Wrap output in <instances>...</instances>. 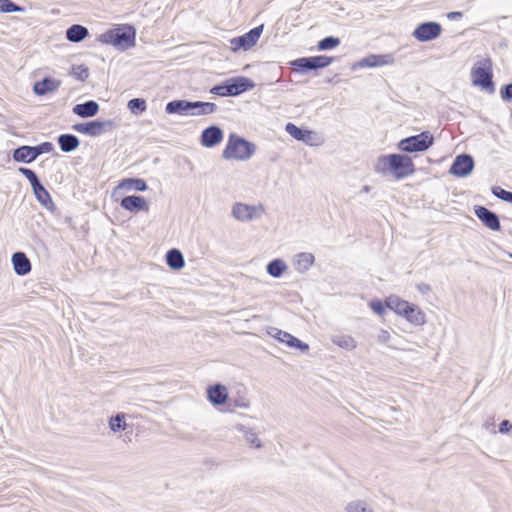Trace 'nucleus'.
I'll use <instances>...</instances> for the list:
<instances>
[{
  "mask_svg": "<svg viewBox=\"0 0 512 512\" xmlns=\"http://www.w3.org/2000/svg\"><path fill=\"white\" fill-rule=\"evenodd\" d=\"M263 31V25L253 28L248 33L240 36L247 49H251L259 40Z\"/></svg>",
  "mask_w": 512,
  "mask_h": 512,
  "instance_id": "33",
  "label": "nucleus"
},
{
  "mask_svg": "<svg viewBox=\"0 0 512 512\" xmlns=\"http://www.w3.org/2000/svg\"><path fill=\"white\" fill-rule=\"evenodd\" d=\"M61 85V81L57 79L44 78L38 81L33 86V91L37 95H45L47 93L55 92Z\"/></svg>",
  "mask_w": 512,
  "mask_h": 512,
  "instance_id": "21",
  "label": "nucleus"
},
{
  "mask_svg": "<svg viewBox=\"0 0 512 512\" xmlns=\"http://www.w3.org/2000/svg\"><path fill=\"white\" fill-rule=\"evenodd\" d=\"M434 137L429 131L418 134V152L425 151L432 146Z\"/></svg>",
  "mask_w": 512,
  "mask_h": 512,
  "instance_id": "37",
  "label": "nucleus"
},
{
  "mask_svg": "<svg viewBox=\"0 0 512 512\" xmlns=\"http://www.w3.org/2000/svg\"><path fill=\"white\" fill-rule=\"evenodd\" d=\"M504 201L512 203V192L508 191L507 196Z\"/></svg>",
  "mask_w": 512,
  "mask_h": 512,
  "instance_id": "53",
  "label": "nucleus"
},
{
  "mask_svg": "<svg viewBox=\"0 0 512 512\" xmlns=\"http://www.w3.org/2000/svg\"><path fill=\"white\" fill-rule=\"evenodd\" d=\"M228 86L227 85H218V86H214L210 92L215 94V95H218V96H222V97H225V96H229V93H228Z\"/></svg>",
  "mask_w": 512,
  "mask_h": 512,
  "instance_id": "48",
  "label": "nucleus"
},
{
  "mask_svg": "<svg viewBox=\"0 0 512 512\" xmlns=\"http://www.w3.org/2000/svg\"><path fill=\"white\" fill-rule=\"evenodd\" d=\"M462 16H463L462 12H459V11H453V12H449L447 14V18L452 21L459 20L462 18Z\"/></svg>",
  "mask_w": 512,
  "mask_h": 512,
  "instance_id": "51",
  "label": "nucleus"
},
{
  "mask_svg": "<svg viewBox=\"0 0 512 512\" xmlns=\"http://www.w3.org/2000/svg\"><path fill=\"white\" fill-rule=\"evenodd\" d=\"M331 341L338 347L351 351L356 348V341L353 337L343 333H335L331 335Z\"/></svg>",
  "mask_w": 512,
  "mask_h": 512,
  "instance_id": "27",
  "label": "nucleus"
},
{
  "mask_svg": "<svg viewBox=\"0 0 512 512\" xmlns=\"http://www.w3.org/2000/svg\"><path fill=\"white\" fill-rule=\"evenodd\" d=\"M223 140V131L217 126H210L203 130L201 134V144L204 147L212 148Z\"/></svg>",
  "mask_w": 512,
  "mask_h": 512,
  "instance_id": "14",
  "label": "nucleus"
},
{
  "mask_svg": "<svg viewBox=\"0 0 512 512\" xmlns=\"http://www.w3.org/2000/svg\"><path fill=\"white\" fill-rule=\"evenodd\" d=\"M254 153L255 145L253 143L235 134H231L222 156L226 160L247 161Z\"/></svg>",
  "mask_w": 512,
  "mask_h": 512,
  "instance_id": "3",
  "label": "nucleus"
},
{
  "mask_svg": "<svg viewBox=\"0 0 512 512\" xmlns=\"http://www.w3.org/2000/svg\"><path fill=\"white\" fill-rule=\"evenodd\" d=\"M216 109L217 106L215 103L196 101L193 102L191 116L209 115L214 113Z\"/></svg>",
  "mask_w": 512,
  "mask_h": 512,
  "instance_id": "30",
  "label": "nucleus"
},
{
  "mask_svg": "<svg viewBox=\"0 0 512 512\" xmlns=\"http://www.w3.org/2000/svg\"><path fill=\"white\" fill-rule=\"evenodd\" d=\"M393 63V57L391 55H369L360 61L354 63L352 65V69H358V68H373V67H380L384 65H389Z\"/></svg>",
  "mask_w": 512,
  "mask_h": 512,
  "instance_id": "12",
  "label": "nucleus"
},
{
  "mask_svg": "<svg viewBox=\"0 0 512 512\" xmlns=\"http://www.w3.org/2000/svg\"><path fill=\"white\" fill-rule=\"evenodd\" d=\"M370 307L375 312V314L380 316V317L384 316L385 315V311L388 309L386 307V302L383 303L380 300H373V301H371L370 302Z\"/></svg>",
  "mask_w": 512,
  "mask_h": 512,
  "instance_id": "43",
  "label": "nucleus"
},
{
  "mask_svg": "<svg viewBox=\"0 0 512 512\" xmlns=\"http://www.w3.org/2000/svg\"><path fill=\"white\" fill-rule=\"evenodd\" d=\"M386 307L392 310L398 316H406L413 308L407 301L400 299L398 296L391 295L386 299Z\"/></svg>",
  "mask_w": 512,
  "mask_h": 512,
  "instance_id": "18",
  "label": "nucleus"
},
{
  "mask_svg": "<svg viewBox=\"0 0 512 512\" xmlns=\"http://www.w3.org/2000/svg\"><path fill=\"white\" fill-rule=\"evenodd\" d=\"M34 195L37 198V200L46 208H52L54 207V204L52 202V199L50 197V194L48 191L44 188V186L41 184L39 186H36V188L33 189Z\"/></svg>",
  "mask_w": 512,
  "mask_h": 512,
  "instance_id": "34",
  "label": "nucleus"
},
{
  "mask_svg": "<svg viewBox=\"0 0 512 512\" xmlns=\"http://www.w3.org/2000/svg\"><path fill=\"white\" fill-rule=\"evenodd\" d=\"M24 8L14 4L10 0H0V12H23Z\"/></svg>",
  "mask_w": 512,
  "mask_h": 512,
  "instance_id": "41",
  "label": "nucleus"
},
{
  "mask_svg": "<svg viewBox=\"0 0 512 512\" xmlns=\"http://www.w3.org/2000/svg\"><path fill=\"white\" fill-rule=\"evenodd\" d=\"M474 168V160L468 154L458 155L452 163L449 173L456 177H467Z\"/></svg>",
  "mask_w": 512,
  "mask_h": 512,
  "instance_id": "9",
  "label": "nucleus"
},
{
  "mask_svg": "<svg viewBox=\"0 0 512 512\" xmlns=\"http://www.w3.org/2000/svg\"><path fill=\"white\" fill-rule=\"evenodd\" d=\"M398 148L402 152H416V136H411L401 140L398 143Z\"/></svg>",
  "mask_w": 512,
  "mask_h": 512,
  "instance_id": "39",
  "label": "nucleus"
},
{
  "mask_svg": "<svg viewBox=\"0 0 512 512\" xmlns=\"http://www.w3.org/2000/svg\"><path fill=\"white\" fill-rule=\"evenodd\" d=\"M244 41L241 39V37H235L233 39L230 40V48L232 51L236 52L240 49H243V50H248L247 47L245 46V44L243 43Z\"/></svg>",
  "mask_w": 512,
  "mask_h": 512,
  "instance_id": "46",
  "label": "nucleus"
},
{
  "mask_svg": "<svg viewBox=\"0 0 512 512\" xmlns=\"http://www.w3.org/2000/svg\"><path fill=\"white\" fill-rule=\"evenodd\" d=\"M315 257L310 252H300L293 257V265L297 272L305 273L314 264Z\"/></svg>",
  "mask_w": 512,
  "mask_h": 512,
  "instance_id": "19",
  "label": "nucleus"
},
{
  "mask_svg": "<svg viewBox=\"0 0 512 512\" xmlns=\"http://www.w3.org/2000/svg\"><path fill=\"white\" fill-rule=\"evenodd\" d=\"M36 158L33 146H21L13 152V159L16 162L31 163Z\"/></svg>",
  "mask_w": 512,
  "mask_h": 512,
  "instance_id": "26",
  "label": "nucleus"
},
{
  "mask_svg": "<svg viewBox=\"0 0 512 512\" xmlns=\"http://www.w3.org/2000/svg\"><path fill=\"white\" fill-rule=\"evenodd\" d=\"M72 74H73V76H75L77 79H79L81 81H84L89 76L88 68L83 65L74 67Z\"/></svg>",
  "mask_w": 512,
  "mask_h": 512,
  "instance_id": "45",
  "label": "nucleus"
},
{
  "mask_svg": "<svg viewBox=\"0 0 512 512\" xmlns=\"http://www.w3.org/2000/svg\"><path fill=\"white\" fill-rule=\"evenodd\" d=\"M33 148H34L36 157H38L41 154L52 152L54 149V146L50 142H43L37 146H33Z\"/></svg>",
  "mask_w": 512,
  "mask_h": 512,
  "instance_id": "44",
  "label": "nucleus"
},
{
  "mask_svg": "<svg viewBox=\"0 0 512 512\" xmlns=\"http://www.w3.org/2000/svg\"><path fill=\"white\" fill-rule=\"evenodd\" d=\"M471 80L474 86L483 89L492 88V61L490 58L478 60L471 70Z\"/></svg>",
  "mask_w": 512,
  "mask_h": 512,
  "instance_id": "5",
  "label": "nucleus"
},
{
  "mask_svg": "<svg viewBox=\"0 0 512 512\" xmlns=\"http://www.w3.org/2000/svg\"><path fill=\"white\" fill-rule=\"evenodd\" d=\"M340 44V40L338 38L329 36L324 39H322L318 43V49L321 51L329 50L337 47Z\"/></svg>",
  "mask_w": 512,
  "mask_h": 512,
  "instance_id": "40",
  "label": "nucleus"
},
{
  "mask_svg": "<svg viewBox=\"0 0 512 512\" xmlns=\"http://www.w3.org/2000/svg\"><path fill=\"white\" fill-rule=\"evenodd\" d=\"M373 169L377 174L394 180L404 179L415 171L413 158L407 154L381 155L375 160Z\"/></svg>",
  "mask_w": 512,
  "mask_h": 512,
  "instance_id": "1",
  "label": "nucleus"
},
{
  "mask_svg": "<svg viewBox=\"0 0 512 512\" xmlns=\"http://www.w3.org/2000/svg\"><path fill=\"white\" fill-rule=\"evenodd\" d=\"M125 419L126 415L124 413H118L116 416L111 417L108 422L110 430L115 433L126 430L127 424Z\"/></svg>",
  "mask_w": 512,
  "mask_h": 512,
  "instance_id": "36",
  "label": "nucleus"
},
{
  "mask_svg": "<svg viewBox=\"0 0 512 512\" xmlns=\"http://www.w3.org/2000/svg\"><path fill=\"white\" fill-rule=\"evenodd\" d=\"M474 213L478 219L489 229L493 231L500 230V221L496 213L490 211L484 206H475Z\"/></svg>",
  "mask_w": 512,
  "mask_h": 512,
  "instance_id": "11",
  "label": "nucleus"
},
{
  "mask_svg": "<svg viewBox=\"0 0 512 512\" xmlns=\"http://www.w3.org/2000/svg\"><path fill=\"white\" fill-rule=\"evenodd\" d=\"M193 109V102H189L186 100H174L170 101L166 105V112L168 114H189L191 115V111Z\"/></svg>",
  "mask_w": 512,
  "mask_h": 512,
  "instance_id": "22",
  "label": "nucleus"
},
{
  "mask_svg": "<svg viewBox=\"0 0 512 512\" xmlns=\"http://www.w3.org/2000/svg\"><path fill=\"white\" fill-rule=\"evenodd\" d=\"M121 207L130 212H139L149 210L147 201L141 196H126L121 200Z\"/></svg>",
  "mask_w": 512,
  "mask_h": 512,
  "instance_id": "16",
  "label": "nucleus"
},
{
  "mask_svg": "<svg viewBox=\"0 0 512 512\" xmlns=\"http://www.w3.org/2000/svg\"><path fill=\"white\" fill-rule=\"evenodd\" d=\"M285 131L298 141H302L309 146H320L323 143V138L316 132L310 130H303L293 123H287Z\"/></svg>",
  "mask_w": 512,
  "mask_h": 512,
  "instance_id": "6",
  "label": "nucleus"
},
{
  "mask_svg": "<svg viewBox=\"0 0 512 512\" xmlns=\"http://www.w3.org/2000/svg\"><path fill=\"white\" fill-rule=\"evenodd\" d=\"M112 128L111 121L94 120L87 123H79L73 126V129L79 133L89 135L92 137L99 136L108 129Z\"/></svg>",
  "mask_w": 512,
  "mask_h": 512,
  "instance_id": "8",
  "label": "nucleus"
},
{
  "mask_svg": "<svg viewBox=\"0 0 512 512\" xmlns=\"http://www.w3.org/2000/svg\"><path fill=\"white\" fill-rule=\"evenodd\" d=\"M442 27L437 22H425L418 25V41H431L438 38Z\"/></svg>",
  "mask_w": 512,
  "mask_h": 512,
  "instance_id": "13",
  "label": "nucleus"
},
{
  "mask_svg": "<svg viewBox=\"0 0 512 512\" xmlns=\"http://www.w3.org/2000/svg\"><path fill=\"white\" fill-rule=\"evenodd\" d=\"M268 335L272 338H275L281 343L286 344L291 349H297L302 352H307L309 350V345L302 342L300 339L294 337L288 332L282 331L275 327H270L267 330Z\"/></svg>",
  "mask_w": 512,
  "mask_h": 512,
  "instance_id": "7",
  "label": "nucleus"
},
{
  "mask_svg": "<svg viewBox=\"0 0 512 512\" xmlns=\"http://www.w3.org/2000/svg\"><path fill=\"white\" fill-rule=\"evenodd\" d=\"M390 338V334L387 331H381L378 335V340L380 342L386 343Z\"/></svg>",
  "mask_w": 512,
  "mask_h": 512,
  "instance_id": "52",
  "label": "nucleus"
},
{
  "mask_svg": "<svg viewBox=\"0 0 512 512\" xmlns=\"http://www.w3.org/2000/svg\"><path fill=\"white\" fill-rule=\"evenodd\" d=\"M14 271L19 276H24L31 271L30 260L23 252H15L11 258Z\"/></svg>",
  "mask_w": 512,
  "mask_h": 512,
  "instance_id": "20",
  "label": "nucleus"
},
{
  "mask_svg": "<svg viewBox=\"0 0 512 512\" xmlns=\"http://www.w3.org/2000/svg\"><path fill=\"white\" fill-rule=\"evenodd\" d=\"M117 189L124 190V191H146L147 190V184L143 179H123L121 180L118 185Z\"/></svg>",
  "mask_w": 512,
  "mask_h": 512,
  "instance_id": "24",
  "label": "nucleus"
},
{
  "mask_svg": "<svg viewBox=\"0 0 512 512\" xmlns=\"http://www.w3.org/2000/svg\"><path fill=\"white\" fill-rule=\"evenodd\" d=\"M500 95L504 101L512 102V84L503 86L500 90Z\"/></svg>",
  "mask_w": 512,
  "mask_h": 512,
  "instance_id": "47",
  "label": "nucleus"
},
{
  "mask_svg": "<svg viewBox=\"0 0 512 512\" xmlns=\"http://www.w3.org/2000/svg\"><path fill=\"white\" fill-rule=\"evenodd\" d=\"M58 144L63 152H71L80 145L79 139L72 134H63L58 137Z\"/></svg>",
  "mask_w": 512,
  "mask_h": 512,
  "instance_id": "28",
  "label": "nucleus"
},
{
  "mask_svg": "<svg viewBox=\"0 0 512 512\" xmlns=\"http://www.w3.org/2000/svg\"><path fill=\"white\" fill-rule=\"evenodd\" d=\"M166 263L172 270H181L185 266L182 252L178 249H171L166 253Z\"/></svg>",
  "mask_w": 512,
  "mask_h": 512,
  "instance_id": "25",
  "label": "nucleus"
},
{
  "mask_svg": "<svg viewBox=\"0 0 512 512\" xmlns=\"http://www.w3.org/2000/svg\"><path fill=\"white\" fill-rule=\"evenodd\" d=\"M136 30L128 24L117 25L102 33L99 42L112 45L114 48L125 51L135 46Z\"/></svg>",
  "mask_w": 512,
  "mask_h": 512,
  "instance_id": "2",
  "label": "nucleus"
},
{
  "mask_svg": "<svg viewBox=\"0 0 512 512\" xmlns=\"http://www.w3.org/2000/svg\"><path fill=\"white\" fill-rule=\"evenodd\" d=\"M344 512H374L370 505L362 499H354L349 501L345 507Z\"/></svg>",
  "mask_w": 512,
  "mask_h": 512,
  "instance_id": "32",
  "label": "nucleus"
},
{
  "mask_svg": "<svg viewBox=\"0 0 512 512\" xmlns=\"http://www.w3.org/2000/svg\"><path fill=\"white\" fill-rule=\"evenodd\" d=\"M229 96H237L254 87V83L245 77H236L229 81L227 84Z\"/></svg>",
  "mask_w": 512,
  "mask_h": 512,
  "instance_id": "17",
  "label": "nucleus"
},
{
  "mask_svg": "<svg viewBox=\"0 0 512 512\" xmlns=\"http://www.w3.org/2000/svg\"><path fill=\"white\" fill-rule=\"evenodd\" d=\"M238 431L243 433L245 440L253 447L260 448L262 446L260 439L258 438L257 433L250 428H246L243 425L237 426Z\"/></svg>",
  "mask_w": 512,
  "mask_h": 512,
  "instance_id": "35",
  "label": "nucleus"
},
{
  "mask_svg": "<svg viewBox=\"0 0 512 512\" xmlns=\"http://www.w3.org/2000/svg\"><path fill=\"white\" fill-rule=\"evenodd\" d=\"M509 257L512 258V253L509 254Z\"/></svg>",
  "mask_w": 512,
  "mask_h": 512,
  "instance_id": "55",
  "label": "nucleus"
},
{
  "mask_svg": "<svg viewBox=\"0 0 512 512\" xmlns=\"http://www.w3.org/2000/svg\"><path fill=\"white\" fill-rule=\"evenodd\" d=\"M207 398L214 406L223 405L228 399V389L222 384L209 386L207 388Z\"/></svg>",
  "mask_w": 512,
  "mask_h": 512,
  "instance_id": "15",
  "label": "nucleus"
},
{
  "mask_svg": "<svg viewBox=\"0 0 512 512\" xmlns=\"http://www.w3.org/2000/svg\"><path fill=\"white\" fill-rule=\"evenodd\" d=\"M128 108L133 114H140L147 109L146 101L140 98L131 99Z\"/></svg>",
  "mask_w": 512,
  "mask_h": 512,
  "instance_id": "38",
  "label": "nucleus"
},
{
  "mask_svg": "<svg viewBox=\"0 0 512 512\" xmlns=\"http://www.w3.org/2000/svg\"><path fill=\"white\" fill-rule=\"evenodd\" d=\"M266 212L265 206L259 204H248L236 202L231 209V215L240 222H250L260 219Z\"/></svg>",
  "mask_w": 512,
  "mask_h": 512,
  "instance_id": "4",
  "label": "nucleus"
},
{
  "mask_svg": "<svg viewBox=\"0 0 512 512\" xmlns=\"http://www.w3.org/2000/svg\"><path fill=\"white\" fill-rule=\"evenodd\" d=\"M492 193H493L496 197H498V198H500V199H502V200H505V198H506V196H507L508 191H506V190H504V189H502V188H500V187H493V188H492Z\"/></svg>",
  "mask_w": 512,
  "mask_h": 512,
  "instance_id": "50",
  "label": "nucleus"
},
{
  "mask_svg": "<svg viewBox=\"0 0 512 512\" xmlns=\"http://www.w3.org/2000/svg\"><path fill=\"white\" fill-rule=\"evenodd\" d=\"M288 270V266L285 263L284 260L277 258L272 260L267 264L266 271L267 273L274 277L279 278L281 277L286 271Z\"/></svg>",
  "mask_w": 512,
  "mask_h": 512,
  "instance_id": "29",
  "label": "nucleus"
},
{
  "mask_svg": "<svg viewBox=\"0 0 512 512\" xmlns=\"http://www.w3.org/2000/svg\"><path fill=\"white\" fill-rule=\"evenodd\" d=\"M512 429V424L509 420H503L499 425V432L502 434L508 433Z\"/></svg>",
  "mask_w": 512,
  "mask_h": 512,
  "instance_id": "49",
  "label": "nucleus"
},
{
  "mask_svg": "<svg viewBox=\"0 0 512 512\" xmlns=\"http://www.w3.org/2000/svg\"><path fill=\"white\" fill-rule=\"evenodd\" d=\"M88 35L86 27L74 24L66 31V38L71 42H80Z\"/></svg>",
  "mask_w": 512,
  "mask_h": 512,
  "instance_id": "31",
  "label": "nucleus"
},
{
  "mask_svg": "<svg viewBox=\"0 0 512 512\" xmlns=\"http://www.w3.org/2000/svg\"><path fill=\"white\" fill-rule=\"evenodd\" d=\"M19 172L29 180L32 189L36 188V186L41 185L37 175L31 169L21 167L19 168Z\"/></svg>",
  "mask_w": 512,
  "mask_h": 512,
  "instance_id": "42",
  "label": "nucleus"
},
{
  "mask_svg": "<svg viewBox=\"0 0 512 512\" xmlns=\"http://www.w3.org/2000/svg\"><path fill=\"white\" fill-rule=\"evenodd\" d=\"M73 113L82 117H93L98 113L99 105L95 101H87L83 104H77L73 107Z\"/></svg>",
  "mask_w": 512,
  "mask_h": 512,
  "instance_id": "23",
  "label": "nucleus"
},
{
  "mask_svg": "<svg viewBox=\"0 0 512 512\" xmlns=\"http://www.w3.org/2000/svg\"><path fill=\"white\" fill-rule=\"evenodd\" d=\"M332 62V58L327 56H315L307 58H299L293 62L300 70H314L325 68Z\"/></svg>",
  "mask_w": 512,
  "mask_h": 512,
  "instance_id": "10",
  "label": "nucleus"
},
{
  "mask_svg": "<svg viewBox=\"0 0 512 512\" xmlns=\"http://www.w3.org/2000/svg\"><path fill=\"white\" fill-rule=\"evenodd\" d=\"M418 289H419L420 291H424V289H423L421 286H418Z\"/></svg>",
  "mask_w": 512,
  "mask_h": 512,
  "instance_id": "54",
  "label": "nucleus"
}]
</instances>
